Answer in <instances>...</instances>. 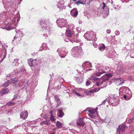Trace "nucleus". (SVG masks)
Segmentation results:
<instances>
[{
    "mask_svg": "<svg viewBox=\"0 0 134 134\" xmlns=\"http://www.w3.org/2000/svg\"><path fill=\"white\" fill-rule=\"evenodd\" d=\"M106 101V100H103L101 104L100 105H102V104H105V103Z\"/></svg>",
    "mask_w": 134,
    "mask_h": 134,
    "instance_id": "obj_53",
    "label": "nucleus"
},
{
    "mask_svg": "<svg viewBox=\"0 0 134 134\" xmlns=\"http://www.w3.org/2000/svg\"><path fill=\"white\" fill-rule=\"evenodd\" d=\"M19 59H14L13 62V65L14 66H17L19 64Z\"/></svg>",
    "mask_w": 134,
    "mask_h": 134,
    "instance_id": "obj_22",
    "label": "nucleus"
},
{
    "mask_svg": "<svg viewBox=\"0 0 134 134\" xmlns=\"http://www.w3.org/2000/svg\"><path fill=\"white\" fill-rule=\"evenodd\" d=\"M93 45L95 47H97V45L95 43H93Z\"/></svg>",
    "mask_w": 134,
    "mask_h": 134,
    "instance_id": "obj_59",
    "label": "nucleus"
},
{
    "mask_svg": "<svg viewBox=\"0 0 134 134\" xmlns=\"http://www.w3.org/2000/svg\"><path fill=\"white\" fill-rule=\"evenodd\" d=\"M134 119L133 118H132L131 119L129 120L128 121V122L129 123H131L133 121V120Z\"/></svg>",
    "mask_w": 134,
    "mask_h": 134,
    "instance_id": "obj_49",
    "label": "nucleus"
},
{
    "mask_svg": "<svg viewBox=\"0 0 134 134\" xmlns=\"http://www.w3.org/2000/svg\"><path fill=\"white\" fill-rule=\"evenodd\" d=\"M120 129L119 128V127H118V128L116 130V133L115 134H119L120 133Z\"/></svg>",
    "mask_w": 134,
    "mask_h": 134,
    "instance_id": "obj_45",
    "label": "nucleus"
},
{
    "mask_svg": "<svg viewBox=\"0 0 134 134\" xmlns=\"http://www.w3.org/2000/svg\"><path fill=\"white\" fill-rule=\"evenodd\" d=\"M118 127L119 128L120 130V131L122 132L124 131L127 127V126L124 125H123L121 126L120 125H119Z\"/></svg>",
    "mask_w": 134,
    "mask_h": 134,
    "instance_id": "obj_24",
    "label": "nucleus"
},
{
    "mask_svg": "<svg viewBox=\"0 0 134 134\" xmlns=\"http://www.w3.org/2000/svg\"><path fill=\"white\" fill-rule=\"evenodd\" d=\"M111 32V30L110 29H107V34H109Z\"/></svg>",
    "mask_w": 134,
    "mask_h": 134,
    "instance_id": "obj_50",
    "label": "nucleus"
},
{
    "mask_svg": "<svg viewBox=\"0 0 134 134\" xmlns=\"http://www.w3.org/2000/svg\"><path fill=\"white\" fill-rule=\"evenodd\" d=\"M96 85L98 86H99L100 85V83H99L98 82H96Z\"/></svg>",
    "mask_w": 134,
    "mask_h": 134,
    "instance_id": "obj_57",
    "label": "nucleus"
},
{
    "mask_svg": "<svg viewBox=\"0 0 134 134\" xmlns=\"http://www.w3.org/2000/svg\"><path fill=\"white\" fill-rule=\"evenodd\" d=\"M56 23L58 26L61 28L65 27L67 25L66 20L63 18L58 19Z\"/></svg>",
    "mask_w": 134,
    "mask_h": 134,
    "instance_id": "obj_5",
    "label": "nucleus"
},
{
    "mask_svg": "<svg viewBox=\"0 0 134 134\" xmlns=\"http://www.w3.org/2000/svg\"><path fill=\"white\" fill-rule=\"evenodd\" d=\"M91 82L90 81H88L86 82V85L87 86H88L91 84Z\"/></svg>",
    "mask_w": 134,
    "mask_h": 134,
    "instance_id": "obj_43",
    "label": "nucleus"
},
{
    "mask_svg": "<svg viewBox=\"0 0 134 134\" xmlns=\"http://www.w3.org/2000/svg\"><path fill=\"white\" fill-rule=\"evenodd\" d=\"M120 32L118 30H116L115 32V33L116 36H118L120 34Z\"/></svg>",
    "mask_w": 134,
    "mask_h": 134,
    "instance_id": "obj_44",
    "label": "nucleus"
},
{
    "mask_svg": "<svg viewBox=\"0 0 134 134\" xmlns=\"http://www.w3.org/2000/svg\"><path fill=\"white\" fill-rule=\"evenodd\" d=\"M28 113L26 110L21 112L20 114V118L23 119H26L27 117Z\"/></svg>",
    "mask_w": 134,
    "mask_h": 134,
    "instance_id": "obj_12",
    "label": "nucleus"
},
{
    "mask_svg": "<svg viewBox=\"0 0 134 134\" xmlns=\"http://www.w3.org/2000/svg\"><path fill=\"white\" fill-rule=\"evenodd\" d=\"M63 109L62 108H60L59 109L57 112V115L58 117L62 118L64 115V114L62 111Z\"/></svg>",
    "mask_w": 134,
    "mask_h": 134,
    "instance_id": "obj_19",
    "label": "nucleus"
},
{
    "mask_svg": "<svg viewBox=\"0 0 134 134\" xmlns=\"http://www.w3.org/2000/svg\"><path fill=\"white\" fill-rule=\"evenodd\" d=\"M76 31L78 32H81V29L80 28L77 27L76 29Z\"/></svg>",
    "mask_w": 134,
    "mask_h": 134,
    "instance_id": "obj_48",
    "label": "nucleus"
},
{
    "mask_svg": "<svg viewBox=\"0 0 134 134\" xmlns=\"http://www.w3.org/2000/svg\"><path fill=\"white\" fill-rule=\"evenodd\" d=\"M131 134H134V130L132 131Z\"/></svg>",
    "mask_w": 134,
    "mask_h": 134,
    "instance_id": "obj_61",
    "label": "nucleus"
},
{
    "mask_svg": "<svg viewBox=\"0 0 134 134\" xmlns=\"http://www.w3.org/2000/svg\"><path fill=\"white\" fill-rule=\"evenodd\" d=\"M17 97H18V95L17 94H15L14 96V98H13V99H15V98H17Z\"/></svg>",
    "mask_w": 134,
    "mask_h": 134,
    "instance_id": "obj_54",
    "label": "nucleus"
},
{
    "mask_svg": "<svg viewBox=\"0 0 134 134\" xmlns=\"http://www.w3.org/2000/svg\"><path fill=\"white\" fill-rule=\"evenodd\" d=\"M48 48V46L47 44L44 43L42 44L41 47L40 48L39 51H41L44 50H47Z\"/></svg>",
    "mask_w": 134,
    "mask_h": 134,
    "instance_id": "obj_20",
    "label": "nucleus"
},
{
    "mask_svg": "<svg viewBox=\"0 0 134 134\" xmlns=\"http://www.w3.org/2000/svg\"><path fill=\"white\" fill-rule=\"evenodd\" d=\"M132 94L131 91L128 87L126 88L125 94L124 95L123 97L126 100H129L131 98Z\"/></svg>",
    "mask_w": 134,
    "mask_h": 134,
    "instance_id": "obj_7",
    "label": "nucleus"
},
{
    "mask_svg": "<svg viewBox=\"0 0 134 134\" xmlns=\"http://www.w3.org/2000/svg\"><path fill=\"white\" fill-rule=\"evenodd\" d=\"M63 92L64 93H68L69 96H70L69 92L70 91L67 87H64L63 90Z\"/></svg>",
    "mask_w": 134,
    "mask_h": 134,
    "instance_id": "obj_30",
    "label": "nucleus"
},
{
    "mask_svg": "<svg viewBox=\"0 0 134 134\" xmlns=\"http://www.w3.org/2000/svg\"><path fill=\"white\" fill-rule=\"evenodd\" d=\"M112 74L111 73H109V74H106V75H104L103 77L104 78H105V77H107L108 78V80L109 79V78L112 76Z\"/></svg>",
    "mask_w": 134,
    "mask_h": 134,
    "instance_id": "obj_34",
    "label": "nucleus"
},
{
    "mask_svg": "<svg viewBox=\"0 0 134 134\" xmlns=\"http://www.w3.org/2000/svg\"><path fill=\"white\" fill-rule=\"evenodd\" d=\"M84 36L87 40L96 41V36L94 33L92 31H88L85 33Z\"/></svg>",
    "mask_w": 134,
    "mask_h": 134,
    "instance_id": "obj_3",
    "label": "nucleus"
},
{
    "mask_svg": "<svg viewBox=\"0 0 134 134\" xmlns=\"http://www.w3.org/2000/svg\"><path fill=\"white\" fill-rule=\"evenodd\" d=\"M79 22V24H81L82 23V22L81 21H80Z\"/></svg>",
    "mask_w": 134,
    "mask_h": 134,
    "instance_id": "obj_63",
    "label": "nucleus"
},
{
    "mask_svg": "<svg viewBox=\"0 0 134 134\" xmlns=\"http://www.w3.org/2000/svg\"><path fill=\"white\" fill-rule=\"evenodd\" d=\"M101 88H94L92 90L93 91V93H94V92H96L99 91Z\"/></svg>",
    "mask_w": 134,
    "mask_h": 134,
    "instance_id": "obj_39",
    "label": "nucleus"
},
{
    "mask_svg": "<svg viewBox=\"0 0 134 134\" xmlns=\"http://www.w3.org/2000/svg\"><path fill=\"white\" fill-rule=\"evenodd\" d=\"M100 7H101L102 9L105 11V12H107L106 13L107 14L108 12H109V9L108 7L105 4L104 2H103L102 4L100 5Z\"/></svg>",
    "mask_w": 134,
    "mask_h": 134,
    "instance_id": "obj_14",
    "label": "nucleus"
},
{
    "mask_svg": "<svg viewBox=\"0 0 134 134\" xmlns=\"http://www.w3.org/2000/svg\"><path fill=\"white\" fill-rule=\"evenodd\" d=\"M75 27V26L74 25L72 24L71 25V26L70 28H71V27H72V29H73Z\"/></svg>",
    "mask_w": 134,
    "mask_h": 134,
    "instance_id": "obj_56",
    "label": "nucleus"
},
{
    "mask_svg": "<svg viewBox=\"0 0 134 134\" xmlns=\"http://www.w3.org/2000/svg\"><path fill=\"white\" fill-rule=\"evenodd\" d=\"M40 124L41 125H42L43 124L48 125L49 124V123L48 121H43L40 123Z\"/></svg>",
    "mask_w": 134,
    "mask_h": 134,
    "instance_id": "obj_33",
    "label": "nucleus"
},
{
    "mask_svg": "<svg viewBox=\"0 0 134 134\" xmlns=\"http://www.w3.org/2000/svg\"><path fill=\"white\" fill-rule=\"evenodd\" d=\"M77 126L78 127L80 126H83L84 125L85 123L81 118H79L77 121Z\"/></svg>",
    "mask_w": 134,
    "mask_h": 134,
    "instance_id": "obj_15",
    "label": "nucleus"
},
{
    "mask_svg": "<svg viewBox=\"0 0 134 134\" xmlns=\"http://www.w3.org/2000/svg\"><path fill=\"white\" fill-rule=\"evenodd\" d=\"M74 42H76V43H78L79 42H80V40H77L76 39V40H74Z\"/></svg>",
    "mask_w": 134,
    "mask_h": 134,
    "instance_id": "obj_52",
    "label": "nucleus"
},
{
    "mask_svg": "<svg viewBox=\"0 0 134 134\" xmlns=\"http://www.w3.org/2000/svg\"><path fill=\"white\" fill-rule=\"evenodd\" d=\"M9 13L7 11L4 12L0 14V27L3 29H5L7 30H10L14 29L15 25L19 22L20 16L19 13L15 15H13L9 16V18L7 20V22H5V19L9 15Z\"/></svg>",
    "mask_w": 134,
    "mask_h": 134,
    "instance_id": "obj_1",
    "label": "nucleus"
},
{
    "mask_svg": "<svg viewBox=\"0 0 134 134\" xmlns=\"http://www.w3.org/2000/svg\"><path fill=\"white\" fill-rule=\"evenodd\" d=\"M25 71V68L23 67L22 66L19 68L18 70H17L16 72H15L21 73Z\"/></svg>",
    "mask_w": 134,
    "mask_h": 134,
    "instance_id": "obj_23",
    "label": "nucleus"
},
{
    "mask_svg": "<svg viewBox=\"0 0 134 134\" xmlns=\"http://www.w3.org/2000/svg\"><path fill=\"white\" fill-rule=\"evenodd\" d=\"M36 59H33L32 58L28 60V64L30 66L32 67L36 64Z\"/></svg>",
    "mask_w": 134,
    "mask_h": 134,
    "instance_id": "obj_13",
    "label": "nucleus"
},
{
    "mask_svg": "<svg viewBox=\"0 0 134 134\" xmlns=\"http://www.w3.org/2000/svg\"><path fill=\"white\" fill-rule=\"evenodd\" d=\"M108 78L107 77L104 78L102 77L100 78V85H103V86L101 87V88H103L106 87L107 85Z\"/></svg>",
    "mask_w": 134,
    "mask_h": 134,
    "instance_id": "obj_9",
    "label": "nucleus"
},
{
    "mask_svg": "<svg viewBox=\"0 0 134 134\" xmlns=\"http://www.w3.org/2000/svg\"><path fill=\"white\" fill-rule=\"evenodd\" d=\"M82 66L84 70H86L85 72H86L91 70V69H86L89 68H91L92 66L91 63L89 62H84L82 65Z\"/></svg>",
    "mask_w": 134,
    "mask_h": 134,
    "instance_id": "obj_8",
    "label": "nucleus"
},
{
    "mask_svg": "<svg viewBox=\"0 0 134 134\" xmlns=\"http://www.w3.org/2000/svg\"><path fill=\"white\" fill-rule=\"evenodd\" d=\"M9 82L11 83H14L15 82H18V79L16 78H14L12 79H10V80H9Z\"/></svg>",
    "mask_w": 134,
    "mask_h": 134,
    "instance_id": "obj_32",
    "label": "nucleus"
},
{
    "mask_svg": "<svg viewBox=\"0 0 134 134\" xmlns=\"http://www.w3.org/2000/svg\"><path fill=\"white\" fill-rule=\"evenodd\" d=\"M115 97V95H114V96H112L111 98H112V99H115L116 98Z\"/></svg>",
    "mask_w": 134,
    "mask_h": 134,
    "instance_id": "obj_55",
    "label": "nucleus"
},
{
    "mask_svg": "<svg viewBox=\"0 0 134 134\" xmlns=\"http://www.w3.org/2000/svg\"><path fill=\"white\" fill-rule=\"evenodd\" d=\"M78 35H79L78 34H76V36H75V37H76V38L77 37H78Z\"/></svg>",
    "mask_w": 134,
    "mask_h": 134,
    "instance_id": "obj_60",
    "label": "nucleus"
},
{
    "mask_svg": "<svg viewBox=\"0 0 134 134\" xmlns=\"http://www.w3.org/2000/svg\"><path fill=\"white\" fill-rule=\"evenodd\" d=\"M15 104L14 102H9L7 104V105L8 106H12L14 105Z\"/></svg>",
    "mask_w": 134,
    "mask_h": 134,
    "instance_id": "obj_41",
    "label": "nucleus"
},
{
    "mask_svg": "<svg viewBox=\"0 0 134 134\" xmlns=\"http://www.w3.org/2000/svg\"><path fill=\"white\" fill-rule=\"evenodd\" d=\"M116 83L117 85H121L124 83V80L122 79L116 78Z\"/></svg>",
    "mask_w": 134,
    "mask_h": 134,
    "instance_id": "obj_16",
    "label": "nucleus"
},
{
    "mask_svg": "<svg viewBox=\"0 0 134 134\" xmlns=\"http://www.w3.org/2000/svg\"><path fill=\"white\" fill-rule=\"evenodd\" d=\"M43 35L44 36L45 38L48 37V35L47 34L44 33L43 34Z\"/></svg>",
    "mask_w": 134,
    "mask_h": 134,
    "instance_id": "obj_47",
    "label": "nucleus"
},
{
    "mask_svg": "<svg viewBox=\"0 0 134 134\" xmlns=\"http://www.w3.org/2000/svg\"><path fill=\"white\" fill-rule=\"evenodd\" d=\"M73 93L76 95L79 98H81L84 97L83 95L80 94L75 90H74L73 91Z\"/></svg>",
    "mask_w": 134,
    "mask_h": 134,
    "instance_id": "obj_31",
    "label": "nucleus"
},
{
    "mask_svg": "<svg viewBox=\"0 0 134 134\" xmlns=\"http://www.w3.org/2000/svg\"><path fill=\"white\" fill-rule=\"evenodd\" d=\"M15 31L17 34H16L15 36L14 37V40H14L16 39L18 37L20 38L21 37H22L24 35L23 32L20 30H16Z\"/></svg>",
    "mask_w": 134,
    "mask_h": 134,
    "instance_id": "obj_11",
    "label": "nucleus"
},
{
    "mask_svg": "<svg viewBox=\"0 0 134 134\" xmlns=\"http://www.w3.org/2000/svg\"><path fill=\"white\" fill-rule=\"evenodd\" d=\"M56 125L57 127L59 128H61L62 127V123L58 121L57 122Z\"/></svg>",
    "mask_w": 134,
    "mask_h": 134,
    "instance_id": "obj_35",
    "label": "nucleus"
},
{
    "mask_svg": "<svg viewBox=\"0 0 134 134\" xmlns=\"http://www.w3.org/2000/svg\"><path fill=\"white\" fill-rule=\"evenodd\" d=\"M55 134V132H54L51 133L50 134Z\"/></svg>",
    "mask_w": 134,
    "mask_h": 134,
    "instance_id": "obj_64",
    "label": "nucleus"
},
{
    "mask_svg": "<svg viewBox=\"0 0 134 134\" xmlns=\"http://www.w3.org/2000/svg\"><path fill=\"white\" fill-rule=\"evenodd\" d=\"M88 115L91 118H92L94 119H95L96 118V116L95 115H93V114H88Z\"/></svg>",
    "mask_w": 134,
    "mask_h": 134,
    "instance_id": "obj_42",
    "label": "nucleus"
},
{
    "mask_svg": "<svg viewBox=\"0 0 134 134\" xmlns=\"http://www.w3.org/2000/svg\"><path fill=\"white\" fill-rule=\"evenodd\" d=\"M54 98L55 100L57 103L56 107H57L61 104V102L60 100V99L57 96H54Z\"/></svg>",
    "mask_w": 134,
    "mask_h": 134,
    "instance_id": "obj_21",
    "label": "nucleus"
},
{
    "mask_svg": "<svg viewBox=\"0 0 134 134\" xmlns=\"http://www.w3.org/2000/svg\"><path fill=\"white\" fill-rule=\"evenodd\" d=\"M93 93V91L91 90L88 91L86 90L84 91V93L87 96H91V94Z\"/></svg>",
    "mask_w": 134,
    "mask_h": 134,
    "instance_id": "obj_26",
    "label": "nucleus"
},
{
    "mask_svg": "<svg viewBox=\"0 0 134 134\" xmlns=\"http://www.w3.org/2000/svg\"><path fill=\"white\" fill-rule=\"evenodd\" d=\"M66 35L69 37H71L72 35V33L70 29L66 30L65 32Z\"/></svg>",
    "mask_w": 134,
    "mask_h": 134,
    "instance_id": "obj_29",
    "label": "nucleus"
},
{
    "mask_svg": "<svg viewBox=\"0 0 134 134\" xmlns=\"http://www.w3.org/2000/svg\"><path fill=\"white\" fill-rule=\"evenodd\" d=\"M52 111H51L50 112V114H51V115H52Z\"/></svg>",
    "mask_w": 134,
    "mask_h": 134,
    "instance_id": "obj_62",
    "label": "nucleus"
},
{
    "mask_svg": "<svg viewBox=\"0 0 134 134\" xmlns=\"http://www.w3.org/2000/svg\"><path fill=\"white\" fill-rule=\"evenodd\" d=\"M75 3L76 4L78 5L80 4H85V3H83L82 1L81 0H79L77 1H76L75 2Z\"/></svg>",
    "mask_w": 134,
    "mask_h": 134,
    "instance_id": "obj_36",
    "label": "nucleus"
},
{
    "mask_svg": "<svg viewBox=\"0 0 134 134\" xmlns=\"http://www.w3.org/2000/svg\"><path fill=\"white\" fill-rule=\"evenodd\" d=\"M21 126V125H18L17 126H15V128H16L18 127H19Z\"/></svg>",
    "mask_w": 134,
    "mask_h": 134,
    "instance_id": "obj_58",
    "label": "nucleus"
},
{
    "mask_svg": "<svg viewBox=\"0 0 134 134\" xmlns=\"http://www.w3.org/2000/svg\"><path fill=\"white\" fill-rule=\"evenodd\" d=\"M71 15L74 17H76L78 14V11L75 8H74L70 11Z\"/></svg>",
    "mask_w": 134,
    "mask_h": 134,
    "instance_id": "obj_18",
    "label": "nucleus"
},
{
    "mask_svg": "<svg viewBox=\"0 0 134 134\" xmlns=\"http://www.w3.org/2000/svg\"><path fill=\"white\" fill-rule=\"evenodd\" d=\"M4 53V54L3 55V58H2L1 60L0 59V63H1L3 60L6 57V54H7V51L6 49H4V50L3 51V53ZM0 59L1 58H0Z\"/></svg>",
    "mask_w": 134,
    "mask_h": 134,
    "instance_id": "obj_25",
    "label": "nucleus"
},
{
    "mask_svg": "<svg viewBox=\"0 0 134 134\" xmlns=\"http://www.w3.org/2000/svg\"><path fill=\"white\" fill-rule=\"evenodd\" d=\"M91 114H95L96 111L95 110H89L88 111Z\"/></svg>",
    "mask_w": 134,
    "mask_h": 134,
    "instance_id": "obj_40",
    "label": "nucleus"
},
{
    "mask_svg": "<svg viewBox=\"0 0 134 134\" xmlns=\"http://www.w3.org/2000/svg\"><path fill=\"white\" fill-rule=\"evenodd\" d=\"M50 120L52 121H54L55 120V119L54 118L53 115H52L50 116Z\"/></svg>",
    "mask_w": 134,
    "mask_h": 134,
    "instance_id": "obj_46",
    "label": "nucleus"
},
{
    "mask_svg": "<svg viewBox=\"0 0 134 134\" xmlns=\"http://www.w3.org/2000/svg\"><path fill=\"white\" fill-rule=\"evenodd\" d=\"M103 66L99 64H97L96 65V69L98 70H103L102 69Z\"/></svg>",
    "mask_w": 134,
    "mask_h": 134,
    "instance_id": "obj_27",
    "label": "nucleus"
},
{
    "mask_svg": "<svg viewBox=\"0 0 134 134\" xmlns=\"http://www.w3.org/2000/svg\"><path fill=\"white\" fill-rule=\"evenodd\" d=\"M8 91L7 89L4 88L0 92V93L1 95L3 96L6 93H8Z\"/></svg>",
    "mask_w": 134,
    "mask_h": 134,
    "instance_id": "obj_28",
    "label": "nucleus"
},
{
    "mask_svg": "<svg viewBox=\"0 0 134 134\" xmlns=\"http://www.w3.org/2000/svg\"><path fill=\"white\" fill-rule=\"evenodd\" d=\"M82 51L81 47L79 46H75L71 49V54L74 57L77 58L80 53Z\"/></svg>",
    "mask_w": 134,
    "mask_h": 134,
    "instance_id": "obj_4",
    "label": "nucleus"
},
{
    "mask_svg": "<svg viewBox=\"0 0 134 134\" xmlns=\"http://www.w3.org/2000/svg\"><path fill=\"white\" fill-rule=\"evenodd\" d=\"M105 48V45L104 44H103L102 46H100L99 48V49L100 51H103L104 50Z\"/></svg>",
    "mask_w": 134,
    "mask_h": 134,
    "instance_id": "obj_38",
    "label": "nucleus"
},
{
    "mask_svg": "<svg viewBox=\"0 0 134 134\" xmlns=\"http://www.w3.org/2000/svg\"><path fill=\"white\" fill-rule=\"evenodd\" d=\"M28 81L26 83V84L25 85H28ZM25 86H24V87H23V89H25V90H26V87H25Z\"/></svg>",
    "mask_w": 134,
    "mask_h": 134,
    "instance_id": "obj_51",
    "label": "nucleus"
},
{
    "mask_svg": "<svg viewBox=\"0 0 134 134\" xmlns=\"http://www.w3.org/2000/svg\"><path fill=\"white\" fill-rule=\"evenodd\" d=\"M57 52L58 54L61 58H64L68 52L64 48H60L57 49Z\"/></svg>",
    "mask_w": 134,
    "mask_h": 134,
    "instance_id": "obj_6",
    "label": "nucleus"
},
{
    "mask_svg": "<svg viewBox=\"0 0 134 134\" xmlns=\"http://www.w3.org/2000/svg\"><path fill=\"white\" fill-rule=\"evenodd\" d=\"M9 83L10 82L9 80L7 81L6 82L3 83V87H7L9 85Z\"/></svg>",
    "mask_w": 134,
    "mask_h": 134,
    "instance_id": "obj_37",
    "label": "nucleus"
},
{
    "mask_svg": "<svg viewBox=\"0 0 134 134\" xmlns=\"http://www.w3.org/2000/svg\"><path fill=\"white\" fill-rule=\"evenodd\" d=\"M81 76H78L77 77H75L76 78V81L77 82L79 83H80L83 81V78H82L83 74L81 73L79 74Z\"/></svg>",
    "mask_w": 134,
    "mask_h": 134,
    "instance_id": "obj_17",
    "label": "nucleus"
},
{
    "mask_svg": "<svg viewBox=\"0 0 134 134\" xmlns=\"http://www.w3.org/2000/svg\"><path fill=\"white\" fill-rule=\"evenodd\" d=\"M40 26L42 31L50 34L52 32L53 29L49 25V19H48L43 18L40 19L39 22Z\"/></svg>",
    "mask_w": 134,
    "mask_h": 134,
    "instance_id": "obj_2",
    "label": "nucleus"
},
{
    "mask_svg": "<svg viewBox=\"0 0 134 134\" xmlns=\"http://www.w3.org/2000/svg\"><path fill=\"white\" fill-rule=\"evenodd\" d=\"M99 71L98 72H96L94 73L92 76L91 79L94 80H97L98 78L94 76H99L101 75L104 73H105V71L104 70H98Z\"/></svg>",
    "mask_w": 134,
    "mask_h": 134,
    "instance_id": "obj_10",
    "label": "nucleus"
}]
</instances>
